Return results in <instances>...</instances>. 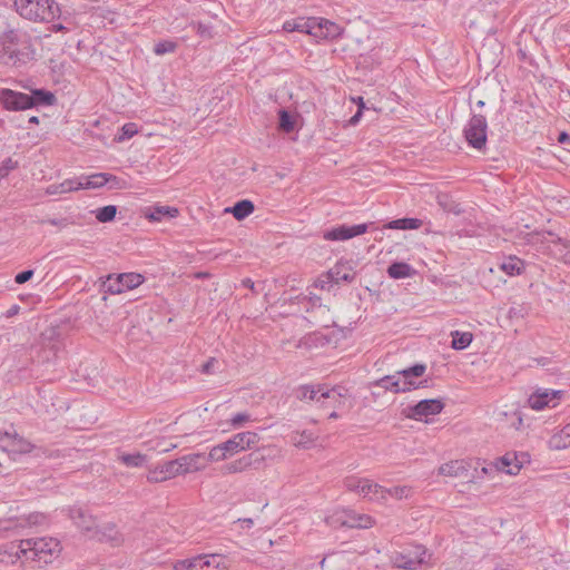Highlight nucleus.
Instances as JSON below:
<instances>
[{
	"label": "nucleus",
	"mask_w": 570,
	"mask_h": 570,
	"mask_svg": "<svg viewBox=\"0 0 570 570\" xmlns=\"http://www.w3.org/2000/svg\"><path fill=\"white\" fill-rule=\"evenodd\" d=\"M48 223L51 225V226H58V227H65L67 224L65 223V220H60V219H49Z\"/></svg>",
	"instance_id": "0e129e2a"
},
{
	"label": "nucleus",
	"mask_w": 570,
	"mask_h": 570,
	"mask_svg": "<svg viewBox=\"0 0 570 570\" xmlns=\"http://www.w3.org/2000/svg\"><path fill=\"white\" fill-rule=\"evenodd\" d=\"M327 391H335L340 395L333 399H324L323 407L344 409L351 405V395L348 390L342 386L327 387Z\"/></svg>",
	"instance_id": "393cba45"
},
{
	"label": "nucleus",
	"mask_w": 570,
	"mask_h": 570,
	"mask_svg": "<svg viewBox=\"0 0 570 570\" xmlns=\"http://www.w3.org/2000/svg\"><path fill=\"white\" fill-rule=\"evenodd\" d=\"M226 210L230 212L236 219L242 220L254 212V204L250 200L244 199L237 202L233 208Z\"/></svg>",
	"instance_id": "58836bf2"
},
{
	"label": "nucleus",
	"mask_w": 570,
	"mask_h": 570,
	"mask_svg": "<svg viewBox=\"0 0 570 570\" xmlns=\"http://www.w3.org/2000/svg\"><path fill=\"white\" fill-rule=\"evenodd\" d=\"M81 189H82V185H81L80 176L73 177V178H67L60 183V190H62L63 194L78 191Z\"/></svg>",
	"instance_id": "49530a36"
},
{
	"label": "nucleus",
	"mask_w": 570,
	"mask_h": 570,
	"mask_svg": "<svg viewBox=\"0 0 570 570\" xmlns=\"http://www.w3.org/2000/svg\"><path fill=\"white\" fill-rule=\"evenodd\" d=\"M532 244L540 245L543 252H548L556 258L566 263V255L570 249V242L562 239L550 232L533 233L530 235Z\"/></svg>",
	"instance_id": "1a4fd4ad"
},
{
	"label": "nucleus",
	"mask_w": 570,
	"mask_h": 570,
	"mask_svg": "<svg viewBox=\"0 0 570 570\" xmlns=\"http://www.w3.org/2000/svg\"><path fill=\"white\" fill-rule=\"evenodd\" d=\"M343 484L347 491L354 492L367 501L384 503V487L371 479L350 475L344 479Z\"/></svg>",
	"instance_id": "0eeeda50"
},
{
	"label": "nucleus",
	"mask_w": 570,
	"mask_h": 570,
	"mask_svg": "<svg viewBox=\"0 0 570 570\" xmlns=\"http://www.w3.org/2000/svg\"><path fill=\"white\" fill-rule=\"evenodd\" d=\"M165 215H168L169 217H176L178 215V209L169 206L157 207L149 217L150 219L159 220Z\"/></svg>",
	"instance_id": "de8ad7c7"
},
{
	"label": "nucleus",
	"mask_w": 570,
	"mask_h": 570,
	"mask_svg": "<svg viewBox=\"0 0 570 570\" xmlns=\"http://www.w3.org/2000/svg\"><path fill=\"white\" fill-rule=\"evenodd\" d=\"M279 128L285 132H292L295 129V118L287 110L281 109L278 112Z\"/></svg>",
	"instance_id": "c03bdc74"
},
{
	"label": "nucleus",
	"mask_w": 570,
	"mask_h": 570,
	"mask_svg": "<svg viewBox=\"0 0 570 570\" xmlns=\"http://www.w3.org/2000/svg\"><path fill=\"white\" fill-rule=\"evenodd\" d=\"M423 222L417 218H399L389 222L385 225V228L389 229H402V230H409V229H419L422 227Z\"/></svg>",
	"instance_id": "f704fd0d"
},
{
	"label": "nucleus",
	"mask_w": 570,
	"mask_h": 570,
	"mask_svg": "<svg viewBox=\"0 0 570 570\" xmlns=\"http://www.w3.org/2000/svg\"><path fill=\"white\" fill-rule=\"evenodd\" d=\"M70 518L75 525L82 531H90L95 527V520L82 508L70 509Z\"/></svg>",
	"instance_id": "bb28decb"
},
{
	"label": "nucleus",
	"mask_w": 570,
	"mask_h": 570,
	"mask_svg": "<svg viewBox=\"0 0 570 570\" xmlns=\"http://www.w3.org/2000/svg\"><path fill=\"white\" fill-rule=\"evenodd\" d=\"M18 167V163L12 158H6L0 163V181Z\"/></svg>",
	"instance_id": "8fccbe9b"
},
{
	"label": "nucleus",
	"mask_w": 570,
	"mask_h": 570,
	"mask_svg": "<svg viewBox=\"0 0 570 570\" xmlns=\"http://www.w3.org/2000/svg\"><path fill=\"white\" fill-rule=\"evenodd\" d=\"M19 525L20 524L17 520H12V519L1 520L0 521V535L2 534V532L13 530V529L18 528Z\"/></svg>",
	"instance_id": "5fc2aeb1"
},
{
	"label": "nucleus",
	"mask_w": 570,
	"mask_h": 570,
	"mask_svg": "<svg viewBox=\"0 0 570 570\" xmlns=\"http://www.w3.org/2000/svg\"><path fill=\"white\" fill-rule=\"evenodd\" d=\"M530 461L531 458L528 452H507L493 462V468L498 472L517 475Z\"/></svg>",
	"instance_id": "ddd939ff"
},
{
	"label": "nucleus",
	"mask_w": 570,
	"mask_h": 570,
	"mask_svg": "<svg viewBox=\"0 0 570 570\" xmlns=\"http://www.w3.org/2000/svg\"><path fill=\"white\" fill-rule=\"evenodd\" d=\"M451 346L458 351L465 350L473 341V335L470 332L453 331L451 332Z\"/></svg>",
	"instance_id": "e433bc0d"
},
{
	"label": "nucleus",
	"mask_w": 570,
	"mask_h": 570,
	"mask_svg": "<svg viewBox=\"0 0 570 570\" xmlns=\"http://www.w3.org/2000/svg\"><path fill=\"white\" fill-rule=\"evenodd\" d=\"M291 441L296 448L308 449L313 445L315 439L311 432L303 431L294 433Z\"/></svg>",
	"instance_id": "79ce46f5"
},
{
	"label": "nucleus",
	"mask_w": 570,
	"mask_h": 570,
	"mask_svg": "<svg viewBox=\"0 0 570 570\" xmlns=\"http://www.w3.org/2000/svg\"><path fill=\"white\" fill-rule=\"evenodd\" d=\"M413 494V488L410 485H396L393 488H384V503L389 501V499L394 500H403L409 499Z\"/></svg>",
	"instance_id": "2f4dec72"
},
{
	"label": "nucleus",
	"mask_w": 570,
	"mask_h": 570,
	"mask_svg": "<svg viewBox=\"0 0 570 570\" xmlns=\"http://www.w3.org/2000/svg\"><path fill=\"white\" fill-rule=\"evenodd\" d=\"M325 523L332 528H360L370 529L374 525V519L368 514L357 513L345 508H335L325 515Z\"/></svg>",
	"instance_id": "423d86ee"
},
{
	"label": "nucleus",
	"mask_w": 570,
	"mask_h": 570,
	"mask_svg": "<svg viewBox=\"0 0 570 570\" xmlns=\"http://www.w3.org/2000/svg\"><path fill=\"white\" fill-rule=\"evenodd\" d=\"M147 455L140 452L120 453L118 460L128 468H141L147 463Z\"/></svg>",
	"instance_id": "72a5a7b5"
},
{
	"label": "nucleus",
	"mask_w": 570,
	"mask_h": 570,
	"mask_svg": "<svg viewBox=\"0 0 570 570\" xmlns=\"http://www.w3.org/2000/svg\"><path fill=\"white\" fill-rule=\"evenodd\" d=\"M514 415H515V422L513 423V428L515 430H521L523 428V416H522V413L520 411H515L514 412Z\"/></svg>",
	"instance_id": "052dcab7"
},
{
	"label": "nucleus",
	"mask_w": 570,
	"mask_h": 570,
	"mask_svg": "<svg viewBox=\"0 0 570 570\" xmlns=\"http://www.w3.org/2000/svg\"><path fill=\"white\" fill-rule=\"evenodd\" d=\"M176 460L179 476L205 471L212 461L208 453H189L181 455Z\"/></svg>",
	"instance_id": "f3484780"
},
{
	"label": "nucleus",
	"mask_w": 570,
	"mask_h": 570,
	"mask_svg": "<svg viewBox=\"0 0 570 570\" xmlns=\"http://www.w3.org/2000/svg\"><path fill=\"white\" fill-rule=\"evenodd\" d=\"M33 449L32 444L20 436L14 430L13 434L10 439V443L8 446V451L18 452V453H29Z\"/></svg>",
	"instance_id": "4c0bfd02"
},
{
	"label": "nucleus",
	"mask_w": 570,
	"mask_h": 570,
	"mask_svg": "<svg viewBox=\"0 0 570 570\" xmlns=\"http://www.w3.org/2000/svg\"><path fill=\"white\" fill-rule=\"evenodd\" d=\"M549 446L553 450H562L570 446V423L556 432L549 440Z\"/></svg>",
	"instance_id": "c85d7f7f"
},
{
	"label": "nucleus",
	"mask_w": 570,
	"mask_h": 570,
	"mask_svg": "<svg viewBox=\"0 0 570 570\" xmlns=\"http://www.w3.org/2000/svg\"><path fill=\"white\" fill-rule=\"evenodd\" d=\"M36 48L31 35L22 29H11L0 35V60L7 66H21L33 60Z\"/></svg>",
	"instance_id": "f257e3e1"
},
{
	"label": "nucleus",
	"mask_w": 570,
	"mask_h": 570,
	"mask_svg": "<svg viewBox=\"0 0 570 570\" xmlns=\"http://www.w3.org/2000/svg\"><path fill=\"white\" fill-rule=\"evenodd\" d=\"M46 194H48V195L63 194V191L60 190V183L59 184H52V185L48 186L47 189H46Z\"/></svg>",
	"instance_id": "bf43d9fd"
},
{
	"label": "nucleus",
	"mask_w": 570,
	"mask_h": 570,
	"mask_svg": "<svg viewBox=\"0 0 570 570\" xmlns=\"http://www.w3.org/2000/svg\"><path fill=\"white\" fill-rule=\"evenodd\" d=\"M51 30L55 31V32H59V31L66 30V27L63 24H61V23L52 24Z\"/></svg>",
	"instance_id": "338daca9"
},
{
	"label": "nucleus",
	"mask_w": 570,
	"mask_h": 570,
	"mask_svg": "<svg viewBox=\"0 0 570 570\" xmlns=\"http://www.w3.org/2000/svg\"><path fill=\"white\" fill-rule=\"evenodd\" d=\"M492 469H494V468H493V463H492L490 466H483V468L481 469V473H482V474H488Z\"/></svg>",
	"instance_id": "774afa93"
},
{
	"label": "nucleus",
	"mask_w": 570,
	"mask_h": 570,
	"mask_svg": "<svg viewBox=\"0 0 570 570\" xmlns=\"http://www.w3.org/2000/svg\"><path fill=\"white\" fill-rule=\"evenodd\" d=\"M237 522L243 529H250L254 525V520L252 518L238 519Z\"/></svg>",
	"instance_id": "680f3d73"
},
{
	"label": "nucleus",
	"mask_w": 570,
	"mask_h": 570,
	"mask_svg": "<svg viewBox=\"0 0 570 570\" xmlns=\"http://www.w3.org/2000/svg\"><path fill=\"white\" fill-rule=\"evenodd\" d=\"M367 229V224H358L353 226L338 225L332 229L326 230L323 237L324 239L332 242L347 240L355 236L365 234Z\"/></svg>",
	"instance_id": "aec40b11"
},
{
	"label": "nucleus",
	"mask_w": 570,
	"mask_h": 570,
	"mask_svg": "<svg viewBox=\"0 0 570 570\" xmlns=\"http://www.w3.org/2000/svg\"><path fill=\"white\" fill-rule=\"evenodd\" d=\"M20 542L23 559L39 567L50 563L61 551L60 542L55 538L26 539Z\"/></svg>",
	"instance_id": "20e7f679"
},
{
	"label": "nucleus",
	"mask_w": 570,
	"mask_h": 570,
	"mask_svg": "<svg viewBox=\"0 0 570 570\" xmlns=\"http://www.w3.org/2000/svg\"><path fill=\"white\" fill-rule=\"evenodd\" d=\"M179 476L176 460L160 462L148 469L146 479L149 483H161Z\"/></svg>",
	"instance_id": "a211bd4d"
},
{
	"label": "nucleus",
	"mask_w": 570,
	"mask_h": 570,
	"mask_svg": "<svg viewBox=\"0 0 570 570\" xmlns=\"http://www.w3.org/2000/svg\"><path fill=\"white\" fill-rule=\"evenodd\" d=\"M387 274L391 278L402 279L412 277L415 274V269L407 263L396 262L389 266Z\"/></svg>",
	"instance_id": "c756f323"
},
{
	"label": "nucleus",
	"mask_w": 570,
	"mask_h": 570,
	"mask_svg": "<svg viewBox=\"0 0 570 570\" xmlns=\"http://www.w3.org/2000/svg\"><path fill=\"white\" fill-rule=\"evenodd\" d=\"M55 96L45 90H35L32 95L14 91L11 89L0 90V102L7 110H26L38 104L51 105Z\"/></svg>",
	"instance_id": "39448f33"
},
{
	"label": "nucleus",
	"mask_w": 570,
	"mask_h": 570,
	"mask_svg": "<svg viewBox=\"0 0 570 570\" xmlns=\"http://www.w3.org/2000/svg\"><path fill=\"white\" fill-rule=\"evenodd\" d=\"M269 453L267 455H257L256 453H249L243 455L234 461L228 462L223 468L224 474H237L249 470L252 466H259L267 459L274 460L281 456V450L276 446L266 448Z\"/></svg>",
	"instance_id": "6e6552de"
},
{
	"label": "nucleus",
	"mask_w": 570,
	"mask_h": 570,
	"mask_svg": "<svg viewBox=\"0 0 570 570\" xmlns=\"http://www.w3.org/2000/svg\"><path fill=\"white\" fill-rule=\"evenodd\" d=\"M562 397V391L539 387L527 399V405L533 411H543L556 407Z\"/></svg>",
	"instance_id": "4468645a"
},
{
	"label": "nucleus",
	"mask_w": 570,
	"mask_h": 570,
	"mask_svg": "<svg viewBox=\"0 0 570 570\" xmlns=\"http://www.w3.org/2000/svg\"><path fill=\"white\" fill-rule=\"evenodd\" d=\"M362 110L363 109L358 108L357 112L353 117H351V119L348 121L351 125L354 126L360 121V119L362 117Z\"/></svg>",
	"instance_id": "e2e57ef3"
},
{
	"label": "nucleus",
	"mask_w": 570,
	"mask_h": 570,
	"mask_svg": "<svg viewBox=\"0 0 570 570\" xmlns=\"http://www.w3.org/2000/svg\"><path fill=\"white\" fill-rule=\"evenodd\" d=\"M138 131H139V128H138L137 124L126 122L125 125H122V127L120 129V134H118L114 140L116 142H124V141L132 138L135 135H137Z\"/></svg>",
	"instance_id": "37998d69"
},
{
	"label": "nucleus",
	"mask_w": 570,
	"mask_h": 570,
	"mask_svg": "<svg viewBox=\"0 0 570 570\" xmlns=\"http://www.w3.org/2000/svg\"><path fill=\"white\" fill-rule=\"evenodd\" d=\"M23 558L21 542H10L0 547V570H10Z\"/></svg>",
	"instance_id": "412c9836"
},
{
	"label": "nucleus",
	"mask_w": 570,
	"mask_h": 570,
	"mask_svg": "<svg viewBox=\"0 0 570 570\" xmlns=\"http://www.w3.org/2000/svg\"><path fill=\"white\" fill-rule=\"evenodd\" d=\"M338 396L340 394L335 391H327L326 385H314V393L311 395V402H315L320 404L321 406L324 405V399H333L335 396Z\"/></svg>",
	"instance_id": "a19ab883"
},
{
	"label": "nucleus",
	"mask_w": 570,
	"mask_h": 570,
	"mask_svg": "<svg viewBox=\"0 0 570 570\" xmlns=\"http://www.w3.org/2000/svg\"><path fill=\"white\" fill-rule=\"evenodd\" d=\"M426 371V365L424 364H415L404 370L397 371L400 375V383L403 389V392H410L413 390H417L423 387L424 384L417 381L421 376L424 375Z\"/></svg>",
	"instance_id": "6ab92c4d"
},
{
	"label": "nucleus",
	"mask_w": 570,
	"mask_h": 570,
	"mask_svg": "<svg viewBox=\"0 0 570 570\" xmlns=\"http://www.w3.org/2000/svg\"><path fill=\"white\" fill-rule=\"evenodd\" d=\"M196 32H197V35H199L203 38L209 39V38L213 37L212 27L209 24H206V23H203V22H198L196 24Z\"/></svg>",
	"instance_id": "603ef678"
},
{
	"label": "nucleus",
	"mask_w": 570,
	"mask_h": 570,
	"mask_svg": "<svg viewBox=\"0 0 570 570\" xmlns=\"http://www.w3.org/2000/svg\"><path fill=\"white\" fill-rule=\"evenodd\" d=\"M217 363L216 358L212 357L209 358L205 364L202 366V372L205 374H212L214 372L215 364Z\"/></svg>",
	"instance_id": "13d9d810"
},
{
	"label": "nucleus",
	"mask_w": 570,
	"mask_h": 570,
	"mask_svg": "<svg viewBox=\"0 0 570 570\" xmlns=\"http://www.w3.org/2000/svg\"><path fill=\"white\" fill-rule=\"evenodd\" d=\"M309 21H311V17H308V18L299 17V18L286 20L283 23V29L286 32L297 31V32H303V33L308 35L309 28H311Z\"/></svg>",
	"instance_id": "473e14b6"
},
{
	"label": "nucleus",
	"mask_w": 570,
	"mask_h": 570,
	"mask_svg": "<svg viewBox=\"0 0 570 570\" xmlns=\"http://www.w3.org/2000/svg\"><path fill=\"white\" fill-rule=\"evenodd\" d=\"M200 554L193 556L190 558L175 560L171 563V570H202Z\"/></svg>",
	"instance_id": "c9c22d12"
},
{
	"label": "nucleus",
	"mask_w": 570,
	"mask_h": 570,
	"mask_svg": "<svg viewBox=\"0 0 570 570\" xmlns=\"http://www.w3.org/2000/svg\"><path fill=\"white\" fill-rule=\"evenodd\" d=\"M312 393H314V385H302L297 390V397L302 401L311 402Z\"/></svg>",
	"instance_id": "3c124183"
},
{
	"label": "nucleus",
	"mask_w": 570,
	"mask_h": 570,
	"mask_svg": "<svg viewBox=\"0 0 570 570\" xmlns=\"http://www.w3.org/2000/svg\"><path fill=\"white\" fill-rule=\"evenodd\" d=\"M499 268L508 276H517L523 273L525 264L521 258L511 255L503 258Z\"/></svg>",
	"instance_id": "cd10ccee"
},
{
	"label": "nucleus",
	"mask_w": 570,
	"mask_h": 570,
	"mask_svg": "<svg viewBox=\"0 0 570 570\" xmlns=\"http://www.w3.org/2000/svg\"><path fill=\"white\" fill-rule=\"evenodd\" d=\"M99 223H110L116 218L117 206L107 205L91 212Z\"/></svg>",
	"instance_id": "ea45409f"
},
{
	"label": "nucleus",
	"mask_w": 570,
	"mask_h": 570,
	"mask_svg": "<svg viewBox=\"0 0 570 570\" xmlns=\"http://www.w3.org/2000/svg\"><path fill=\"white\" fill-rule=\"evenodd\" d=\"M250 422H254V419L247 412L236 413L228 421L232 429H235V430L240 429L245 424L250 423Z\"/></svg>",
	"instance_id": "a18cd8bd"
},
{
	"label": "nucleus",
	"mask_w": 570,
	"mask_h": 570,
	"mask_svg": "<svg viewBox=\"0 0 570 570\" xmlns=\"http://www.w3.org/2000/svg\"><path fill=\"white\" fill-rule=\"evenodd\" d=\"M82 189H98L110 183L111 187L118 185V178L108 173H95L91 175H81Z\"/></svg>",
	"instance_id": "5701e85b"
},
{
	"label": "nucleus",
	"mask_w": 570,
	"mask_h": 570,
	"mask_svg": "<svg viewBox=\"0 0 570 570\" xmlns=\"http://www.w3.org/2000/svg\"><path fill=\"white\" fill-rule=\"evenodd\" d=\"M471 468L470 460L456 459L448 461L438 468V474L448 478H461Z\"/></svg>",
	"instance_id": "4be33fe9"
},
{
	"label": "nucleus",
	"mask_w": 570,
	"mask_h": 570,
	"mask_svg": "<svg viewBox=\"0 0 570 570\" xmlns=\"http://www.w3.org/2000/svg\"><path fill=\"white\" fill-rule=\"evenodd\" d=\"M374 385L396 394L404 393L400 383V375L397 374V371L391 375H386L375 381Z\"/></svg>",
	"instance_id": "7c9ffc66"
},
{
	"label": "nucleus",
	"mask_w": 570,
	"mask_h": 570,
	"mask_svg": "<svg viewBox=\"0 0 570 570\" xmlns=\"http://www.w3.org/2000/svg\"><path fill=\"white\" fill-rule=\"evenodd\" d=\"M200 558H204L202 570H227L229 567L226 557L219 553H202Z\"/></svg>",
	"instance_id": "a878e982"
},
{
	"label": "nucleus",
	"mask_w": 570,
	"mask_h": 570,
	"mask_svg": "<svg viewBox=\"0 0 570 570\" xmlns=\"http://www.w3.org/2000/svg\"><path fill=\"white\" fill-rule=\"evenodd\" d=\"M569 139H570V136L567 132H561L558 138L559 142H561V144L567 142Z\"/></svg>",
	"instance_id": "69168bd1"
},
{
	"label": "nucleus",
	"mask_w": 570,
	"mask_h": 570,
	"mask_svg": "<svg viewBox=\"0 0 570 570\" xmlns=\"http://www.w3.org/2000/svg\"><path fill=\"white\" fill-rule=\"evenodd\" d=\"M176 43L169 40H164L155 45L154 52L157 56H163L165 53H170L176 50Z\"/></svg>",
	"instance_id": "09e8293b"
},
{
	"label": "nucleus",
	"mask_w": 570,
	"mask_h": 570,
	"mask_svg": "<svg viewBox=\"0 0 570 570\" xmlns=\"http://www.w3.org/2000/svg\"><path fill=\"white\" fill-rule=\"evenodd\" d=\"M13 434L12 431H2L0 430V448L3 450H7L10 443V439Z\"/></svg>",
	"instance_id": "6e6d98bb"
},
{
	"label": "nucleus",
	"mask_w": 570,
	"mask_h": 570,
	"mask_svg": "<svg viewBox=\"0 0 570 570\" xmlns=\"http://www.w3.org/2000/svg\"><path fill=\"white\" fill-rule=\"evenodd\" d=\"M16 12L35 23H50L61 13L56 0H14Z\"/></svg>",
	"instance_id": "f03ea898"
},
{
	"label": "nucleus",
	"mask_w": 570,
	"mask_h": 570,
	"mask_svg": "<svg viewBox=\"0 0 570 570\" xmlns=\"http://www.w3.org/2000/svg\"><path fill=\"white\" fill-rule=\"evenodd\" d=\"M32 275H33V271H31V269L23 271L16 275L14 281L17 284H23V283L28 282L32 277Z\"/></svg>",
	"instance_id": "4d7b16f0"
},
{
	"label": "nucleus",
	"mask_w": 570,
	"mask_h": 570,
	"mask_svg": "<svg viewBox=\"0 0 570 570\" xmlns=\"http://www.w3.org/2000/svg\"><path fill=\"white\" fill-rule=\"evenodd\" d=\"M443 409L444 404L441 400L429 399L406 406L403 409L402 415L410 420L428 422L430 416L440 414Z\"/></svg>",
	"instance_id": "9b49d317"
},
{
	"label": "nucleus",
	"mask_w": 570,
	"mask_h": 570,
	"mask_svg": "<svg viewBox=\"0 0 570 570\" xmlns=\"http://www.w3.org/2000/svg\"><path fill=\"white\" fill-rule=\"evenodd\" d=\"M261 438L257 433L245 431L234 434L228 440L212 446L208 451L212 463L228 460L235 454L255 448Z\"/></svg>",
	"instance_id": "7ed1b4c3"
},
{
	"label": "nucleus",
	"mask_w": 570,
	"mask_h": 570,
	"mask_svg": "<svg viewBox=\"0 0 570 570\" xmlns=\"http://www.w3.org/2000/svg\"><path fill=\"white\" fill-rule=\"evenodd\" d=\"M488 122L484 116L473 115L464 127V137L469 146L481 150L487 144Z\"/></svg>",
	"instance_id": "f8f14e48"
},
{
	"label": "nucleus",
	"mask_w": 570,
	"mask_h": 570,
	"mask_svg": "<svg viewBox=\"0 0 570 570\" xmlns=\"http://www.w3.org/2000/svg\"><path fill=\"white\" fill-rule=\"evenodd\" d=\"M428 550L420 544L409 547L402 552H395L391 557L394 567L403 570H415L428 562Z\"/></svg>",
	"instance_id": "9d476101"
},
{
	"label": "nucleus",
	"mask_w": 570,
	"mask_h": 570,
	"mask_svg": "<svg viewBox=\"0 0 570 570\" xmlns=\"http://www.w3.org/2000/svg\"><path fill=\"white\" fill-rule=\"evenodd\" d=\"M326 277L330 282L335 284H340L341 282L351 283L355 278V273L347 262H340L327 272Z\"/></svg>",
	"instance_id": "b1692460"
},
{
	"label": "nucleus",
	"mask_w": 570,
	"mask_h": 570,
	"mask_svg": "<svg viewBox=\"0 0 570 570\" xmlns=\"http://www.w3.org/2000/svg\"><path fill=\"white\" fill-rule=\"evenodd\" d=\"M46 520H47V517L43 513L37 512V513H32V514L28 515L26 521L28 524L39 525V524L45 523Z\"/></svg>",
	"instance_id": "864d4df0"
},
{
	"label": "nucleus",
	"mask_w": 570,
	"mask_h": 570,
	"mask_svg": "<svg viewBox=\"0 0 570 570\" xmlns=\"http://www.w3.org/2000/svg\"><path fill=\"white\" fill-rule=\"evenodd\" d=\"M144 282L145 277L139 273H122L115 277L108 276L105 285L110 294H120L140 286Z\"/></svg>",
	"instance_id": "dca6fc26"
},
{
	"label": "nucleus",
	"mask_w": 570,
	"mask_h": 570,
	"mask_svg": "<svg viewBox=\"0 0 570 570\" xmlns=\"http://www.w3.org/2000/svg\"><path fill=\"white\" fill-rule=\"evenodd\" d=\"M309 33L315 40H334L342 36L343 28L337 23L321 17H311Z\"/></svg>",
	"instance_id": "2eb2a0df"
}]
</instances>
